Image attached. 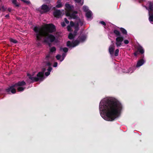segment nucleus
Here are the masks:
<instances>
[{
    "instance_id": "nucleus-31",
    "label": "nucleus",
    "mask_w": 153,
    "mask_h": 153,
    "mask_svg": "<svg viewBox=\"0 0 153 153\" xmlns=\"http://www.w3.org/2000/svg\"><path fill=\"white\" fill-rule=\"evenodd\" d=\"M64 21H65V22L67 24H68L69 23V21L67 20V19L66 18H65L64 19Z\"/></svg>"
},
{
    "instance_id": "nucleus-38",
    "label": "nucleus",
    "mask_w": 153,
    "mask_h": 153,
    "mask_svg": "<svg viewBox=\"0 0 153 153\" xmlns=\"http://www.w3.org/2000/svg\"><path fill=\"white\" fill-rule=\"evenodd\" d=\"M44 0L45 1H46V0Z\"/></svg>"
},
{
    "instance_id": "nucleus-33",
    "label": "nucleus",
    "mask_w": 153,
    "mask_h": 153,
    "mask_svg": "<svg viewBox=\"0 0 153 153\" xmlns=\"http://www.w3.org/2000/svg\"><path fill=\"white\" fill-rule=\"evenodd\" d=\"M61 25L62 27H64L66 26L65 22H61Z\"/></svg>"
},
{
    "instance_id": "nucleus-23",
    "label": "nucleus",
    "mask_w": 153,
    "mask_h": 153,
    "mask_svg": "<svg viewBox=\"0 0 153 153\" xmlns=\"http://www.w3.org/2000/svg\"><path fill=\"white\" fill-rule=\"evenodd\" d=\"M119 50L118 49H116L114 51V55L115 56H117L118 55Z\"/></svg>"
},
{
    "instance_id": "nucleus-26",
    "label": "nucleus",
    "mask_w": 153,
    "mask_h": 153,
    "mask_svg": "<svg viewBox=\"0 0 153 153\" xmlns=\"http://www.w3.org/2000/svg\"><path fill=\"white\" fill-rule=\"evenodd\" d=\"M61 56L60 54H58L56 56V58L58 60H59L61 59L62 58H61Z\"/></svg>"
},
{
    "instance_id": "nucleus-1",
    "label": "nucleus",
    "mask_w": 153,
    "mask_h": 153,
    "mask_svg": "<svg viewBox=\"0 0 153 153\" xmlns=\"http://www.w3.org/2000/svg\"><path fill=\"white\" fill-rule=\"evenodd\" d=\"M123 108L121 102L112 97L103 99L99 105L100 115L104 119L108 121H113L118 118Z\"/></svg>"
},
{
    "instance_id": "nucleus-32",
    "label": "nucleus",
    "mask_w": 153,
    "mask_h": 153,
    "mask_svg": "<svg viewBox=\"0 0 153 153\" xmlns=\"http://www.w3.org/2000/svg\"><path fill=\"white\" fill-rule=\"evenodd\" d=\"M58 63L57 62H55L54 63L53 65V67H56L57 66Z\"/></svg>"
},
{
    "instance_id": "nucleus-8",
    "label": "nucleus",
    "mask_w": 153,
    "mask_h": 153,
    "mask_svg": "<svg viewBox=\"0 0 153 153\" xmlns=\"http://www.w3.org/2000/svg\"><path fill=\"white\" fill-rule=\"evenodd\" d=\"M51 7V6L49 5L48 6L46 4H44L41 6V8L38 9V10L41 13H43L49 11Z\"/></svg>"
},
{
    "instance_id": "nucleus-27",
    "label": "nucleus",
    "mask_w": 153,
    "mask_h": 153,
    "mask_svg": "<svg viewBox=\"0 0 153 153\" xmlns=\"http://www.w3.org/2000/svg\"><path fill=\"white\" fill-rule=\"evenodd\" d=\"M10 42L14 43H16L17 42V41L16 40L13 39H10Z\"/></svg>"
},
{
    "instance_id": "nucleus-15",
    "label": "nucleus",
    "mask_w": 153,
    "mask_h": 153,
    "mask_svg": "<svg viewBox=\"0 0 153 153\" xmlns=\"http://www.w3.org/2000/svg\"><path fill=\"white\" fill-rule=\"evenodd\" d=\"M137 50L139 52L142 53H143L144 52V51L143 48L140 45H139L137 47Z\"/></svg>"
},
{
    "instance_id": "nucleus-36",
    "label": "nucleus",
    "mask_w": 153,
    "mask_h": 153,
    "mask_svg": "<svg viewBox=\"0 0 153 153\" xmlns=\"http://www.w3.org/2000/svg\"><path fill=\"white\" fill-rule=\"evenodd\" d=\"M134 55L135 56H136L137 55V53H134Z\"/></svg>"
},
{
    "instance_id": "nucleus-25",
    "label": "nucleus",
    "mask_w": 153,
    "mask_h": 153,
    "mask_svg": "<svg viewBox=\"0 0 153 153\" xmlns=\"http://www.w3.org/2000/svg\"><path fill=\"white\" fill-rule=\"evenodd\" d=\"M56 51V48L54 47H52L50 49V51L51 52H54Z\"/></svg>"
},
{
    "instance_id": "nucleus-7",
    "label": "nucleus",
    "mask_w": 153,
    "mask_h": 153,
    "mask_svg": "<svg viewBox=\"0 0 153 153\" xmlns=\"http://www.w3.org/2000/svg\"><path fill=\"white\" fill-rule=\"evenodd\" d=\"M144 7L149 11V22L152 24H153V3L149 1L147 4V6H144Z\"/></svg>"
},
{
    "instance_id": "nucleus-6",
    "label": "nucleus",
    "mask_w": 153,
    "mask_h": 153,
    "mask_svg": "<svg viewBox=\"0 0 153 153\" xmlns=\"http://www.w3.org/2000/svg\"><path fill=\"white\" fill-rule=\"evenodd\" d=\"M87 38V35L85 34H81L79 37L78 39L79 41L76 40L71 42L68 41L67 43V46L69 48H73L77 45L79 42H84Z\"/></svg>"
},
{
    "instance_id": "nucleus-4",
    "label": "nucleus",
    "mask_w": 153,
    "mask_h": 153,
    "mask_svg": "<svg viewBox=\"0 0 153 153\" xmlns=\"http://www.w3.org/2000/svg\"><path fill=\"white\" fill-rule=\"evenodd\" d=\"M52 58H53L50 56L49 55L46 56V59L48 60V62H46V65L48 66V67L46 66L45 68H43L42 71L39 72L37 74V77L34 76V73H33L32 75L29 73L27 74V76L29 79V80H27V82L28 83H31L38 81H42L45 78L44 76L45 72V75L46 76H49L52 69V68L50 66L51 64L50 62V61L52 60Z\"/></svg>"
},
{
    "instance_id": "nucleus-16",
    "label": "nucleus",
    "mask_w": 153,
    "mask_h": 153,
    "mask_svg": "<svg viewBox=\"0 0 153 153\" xmlns=\"http://www.w3.org/2000/svg\"><path fill=\"white\" fill-rule=\"evenodd\" d=\"M135 70L134 67L131 68L128 70L126 71H123V72H125V73H132L134 72V70Z\"/></svg>"
},
{
    "instance_id": "nucleus-14",
    "label": "nucleus",
    "mask_w": 153,
    "mask_h": 153,
    "mask_svg": "<svg viewBox=\"0 0 153 153\" xmlns=\"http://www.w3.org/2000/svg\"><path fill=\"white\" fill-rule=\"evenodd\" d=\"M114 33L117 37H122L123 36L121 35V34L120 32L117 30H114Z\"/></svg>"
},
{
    "instance_id": "nucleus-11",
    "label": "nucleus",
    "mask_w": 153,
    "mask_h": 153,
    "mask_svg": "<svg viewBox=\"0 0 153 153\" xmlns=\"http://www.w3.org/2000/svg\"><path fill=\"white\" fill-rule=\"evenodd\" d=\"M64 13L63 11H61L59 10H57L54 12L53 14L55 17L56 18H59L61 15H63Z\"/></svg>"
},
{
    "instance_id": "nucleus-3",
    "label": "nucleus",
    "mask_w": 153,
    "mask_h": 153,
    "mask_svg": "<svg viewBox=\"0 0 153 153\" xmlns=\"http://www.w3.org/2000/svg\"><path fill=\"white\" fill-rule=\"evenodd\" d=\"M33 30L36 36V43L39 45L42 39L44 37V42L49 44L55 40L56 38L53 35L50 34L49 32L51 33L55 30V26L52 24L46 25L44 27H35Z\"/></svg>"
},
{
    "instance_id": "nucleus-9",
    "label": "nucleus",
    "mask_w": 153,
    "mask_h": 153,
    "mask_svg": "<svg viewBox=\"0 0 153 153\" xmlns=\"http://www.w3.org/2000/svg\"><path fill=\"white\" fill-rule=\"evenodd\" d=\"M124 38L122 37H118L116 39L115 45L117 48H119L123 46V42Z\"/></svg>"
},
{
    "instance_id": "nucleus-34",
    "label": "nucleus",
    "mask_w": 153,
    "mask_h": 153,
    "mask_svg": "<svg viewBox=\"0 0 153 153\" xmlns=\"http://www.w3.org/2000/svg\"><path fill=\"white\" fill-rule=\"evenodd\" d=\"M5 16L6 17L8 18L9 17V15H8V14L6 15Z\"/></svg>"
},
{
    "instance_id": "nucleus-28",
    "label": "nucleus",
    "mask_w": 153,
    "mask_h": 153,
    "mask_svg": "<svg viewBox=\"0 0 153 153\" xmlns=\"http://www.w3.org/2000/svg\"><path fill=\"white\" fill-rule=\"evenodd\" d=\"M123 42L125 45H127L129 43V41L127 39L123 40Z\"/></svg>"
},
{
    "instance_id": "nucleus-13",
    "label": "nucleus",
    "mask_w": 153,
    "mask_h": 153,
    "mask_svg": "<svg viewBox=\"0 0 153 153\" xmlns=\"http://www.w3.org/2000/svg\"><path fill=\"white\" fill-rule=\"evenodd\" d=\"M145 62V61L143 59H141L139 60L137 63L136 65V68H139L142 66Z\"/></svg>"
},
{
    "instance_id": "nucleus-19",
    "label": "nucleus",
    "mask_w": 153,
    "mask_h": 153,
    "mask_svg": "<svg viewBox=\"0 0 153 153\" xmlns=\"http://www.w3.org/2000/svg\"><path fill=\"white\" fill-rule=\"evenodd\" d=\"M61 1H57V4L56 6V7L57 8H60L62 7L63 5L61 2Z\"/></svg>"
},
{
    "instance_id": "nucleus-10",
    "label": "nucleus",
    "mask_w": 153,
    "mask_h": 153,
    "mask_svg": "<svg viewBox=\"0 0 153 153\" xmlns=\"http://www.w3.org/2000/svg\"><path fill=\"white\" fill-rule=\"evenodd\" d=\"M112 44L109 47V52L111 56L114 55V52L115 50V46L113 43V41L111 42Z\"/></svg>"
},
{
    "instance_id": "nucleus-22",
    "label": "nucleus",
    "mask_w": 153,
    "mask_h": 153,
    "mask_svg": "<svg viewBox=\"0 0 153 153\" xmlns=\"http://www.w3.org/2000/svg\"><path fill=\"white\" fill-rule=\"evenodd\" d=\"M76 2L79 3L81 5L83 4V0H74Z\"/></svg>"
},
{
    "instance_id": "nucleus-24",
    "label": "nucleus",
    "mask_w": 153,
    "mask_h": 153,
    "mask_svg": "<svg viewBox=\"0 0 153 153\" xmlns=\"http://www.w3.org/2000/svg\"><path fill=\"white\" fill-rule=\"evenodd\" d=\"M66 55V53H63L62 54V59H61L60 60V62H62V61L64 59V58L65 57Z\"/></svg>"
},
{
    "instance_id": "nucleus-29",
    "label": "nucleus",
    "mask_w": 153,
    "mask_h": 153,
    "mask_svg": "<svg viewBox=\"0 0 153 153\" xmlns=\"http://www.w3.org/2000/svg\"><path fill=\"white\" fill-rule=\"evenodd\" d=\"M21 1H22L24 3H26L27 4H29L30 3V2L28 1L25 0H20Z\"/></svg>"
},
{
    "instance_id": "nucleus-18",
    "label": "nucleus",
    "mask_w": 153,
    "mask_h": 153,
    "mask_svg": "<svg viewBox=\"0 0 153 153\" xmlns=\"http://www.w3.org/2000/svg\"><path fill=\"white\" fill-rule=\"evenodd\" d=\"M12 3L16 7H19V5L17 3L16 0H11Z\"/></svg>"
},
{
    "instance_id": "nucleus-30",
    "label": "nucleus",
    "mask_w": 153,
    "mask_h": 153,
    "mask_svg": "<svg viewBox=\"0 0 153 153\" xmlns=\"http://www.w3.org/2000/svg\"><path fill=\"white\" fill-rule=\"evenodd\" d=\"M100 23L104 26H105L106 25L104 21H100Z\"/></svg>"
},
{
    "instance_id": "nucleus-2",
    "label": "nucleus",
    "mask_w": 153,
    "mask_h": 153,
    "mask_svg": "<svg viewBox=\"0 0 153 153\" xmlns=\"http://www.w3.org/2000/svg\"><path fill=\"white\" fill-rule=\"evenodd\" d=\"M65 9L66 11V15L68 17V19H76L75 23L71 21L70 25L67 27V30L69 32L73 31L74 30V35L70 33L68 36L69 39H71L76 35L77 31L79 29V26H82L83 25L84 21L83 19H80L78 17L77 11H73L74 8L73 6L70 5L68 3L65 4Z\"/></svg>"
},
{
    "instance_id": "nucleus-35",
    "label": "nucleus",
    "mask_w": 153,
    "mask_h": 153,
    "mask_svg": "<svg viewBox=\"0 0 153 153\" xmlns=\"http://www.w3.org/2000/svg\"><path fill=\"white\" fill-rule=\"evenodd\" d=\"M8 10L9 11H11V9L10 8H9L8 9Z\"/></svg>"
},
{
    "instance_id": "nucleus-20",
    "label": "nucleus",
    "mask_w": 153,
    "mask_h": 153,
    "mask_svg": "<svg viewBox=\"0 0 153 153\" xmlns=\"http://www.w3.org/2000/svg\"><path fill=\"white\" fill-rule=\"evenodd\" d=\"M120 30L123 34L126 35L127 34V32L125 29L123 28H120Z\"/></svg>"
},
{
    "instance_id": "nucleus-21",
    "label": "nucleus",
    "mask_w": 153,
    "mask_h": 153,
    "mask_svg": "<svg viewBox=\"0 0 153 153\" xmlns=\"http://www.w3.org/2000/svg\"><path fill=\"white\" fill-rule=\"evenodd\" d=\"M83 10L85 12V13L88 10H90L88 9V7L85 6H84L83 7Z\"/></svg>"
},
{
    "instance_id": "nucleus-5",
    "label": "nucleus",
    "mask_w": 153,
    "mask_h": 153,
    "mask_svg": "<svg viewBox=\"0 0 153 153\" xmlns=\"http://www.w3.org/2000/svg\"><path fill=\"white\" fill-rule=\"evenodd\" d=\"M26 84L25 82L24 81H19L15 85L10 86L6 89V91L8 94H15L16 93V89H17L19 91H23L25 88L23 87Z\"/></svg>"
},
{
    "instance_id": "nucleus-12",
    "label": "nucleus",
    "mask_w": 153,
    "mask_h": 153,
    "mask_svg": "<svg viewBox=\"0 0 153 153\" xmlns=\"http://www.w3.org/2000/svg\"><path fill=\"white\" fill-rule=\"evenodd\" d=\"M85 15L87 19L91 20L93 18V14L91 10H88L85 13Z\"/></svg>"
},
{
    "instance_id": "nucleus-37",
    "label": "nucleus",
    "mask_w": 153,
    "mask_h": 153,
    "mask_svg": "<svg viewBox=\"0 0 153 153\" xmlns=\"http://www.w3.org/2000/svg\"><path fill=\"white\" fill-rule=\"evenodd\" d=\"M61 0H58V1H61Z\"/></svg>"
},
{
    "instance_id": "nucleus-17",
    "label": "nucleus",
    "mask_w": 153,
    "mask_h": 153,
    "mask_svg": "<svg viewBox=\"0 0 153 153\" xmlns=\"http://www.w3.org/2000/svg\"><path fill=\"white\" fill-rule=\"evenodd\" d=\"M60 51H63L65 53H66L68 51V49L67 48H62V47H60Z\"/></svg>"
}]
</instances>
